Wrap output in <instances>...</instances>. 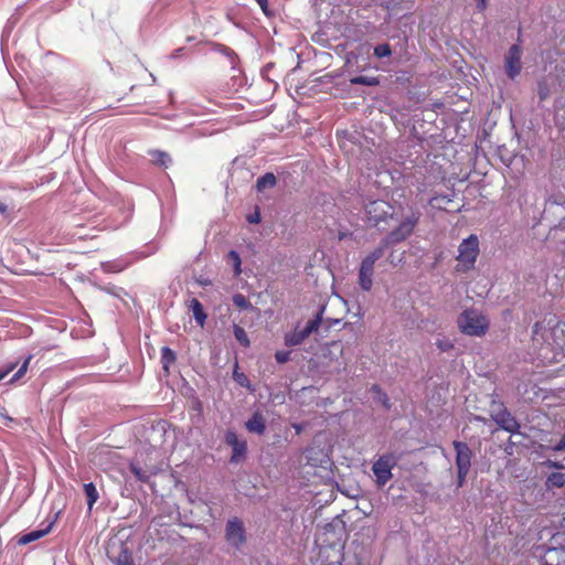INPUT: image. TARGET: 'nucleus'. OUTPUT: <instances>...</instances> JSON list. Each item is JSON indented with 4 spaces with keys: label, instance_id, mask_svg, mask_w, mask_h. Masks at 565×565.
Segmentation results:
<instances>
[{
    "label": "nucleus",
    "instance_id": "nucleus-1",
    "mask_svg": "<svg viewBox=\"0 0 565 565\" xmlns=\"http://www.w3.org/2000/svg\"><path fill=\"white\" fill-rule=\"evenodd\" d=\"M457 322L460 331L471 337H481L489 329L488 318L476 309L465 310Z\"/></svg>",
    "mask_w": 565,
    "mask_h": 565
},
{
    "label": "nucleus",
    "instance_id": "nucleus-2",
    "mask_svg": "<svg viewBox=\"0 0 565 565\" xmlns=\"http://www.w3.org/2000/svg\"><path fill=\"white\" fill-rule=\"evenodd\" d=\"M479 239L478 236L471 234L463 239L458 247L456 271L466 273L475 267L477 257L479 255Z\"/></svg>",
    "mask_w": 565,
    "mask_h": 565
},
{
    "label": "nucleus",
    "instance_id": "nucleus-3",
    "mask_svg": "<svg viewBox=\"0 0 565 565\" xmlns=\"http://www.w3.org/2000/svg\"><path fill=\"white\" fill-rule=\"evenodd\" d=\"M420 217L419 211H413L395 230L388 233L386 239L391 243H399L409 237L418 224Z\"/></svg>",
    "mask_w": 565,
    "mask_h": 565
},
{
    "label": "nucleus",
    "instance_id": "nucleus-4",
    "mask_svg": "<svg viewBox=\"0 0 565 565\" xmlns=\"http://www.w3.org/2000/svg\"><path fill=\"white\" fill-rule=\"evenodd\" d=\"M396 465V458L388 454L381 456L372 467L376 483L382 487L392 478V469Z\"/></svg>",
    "mask_w": 565,
    "mask_h": 565
},
{
    "label": "nucleus",
    "instance_id": "nucleus-5",
    "mask_svg": "<svg viewBox=\"0 0 565 565\" xmlns=\"http://www.w3.org/2000/svg\"><path fill=\"white\" fill-rule=\"evenodd\" d=\"M321 323V317L318 315L315 319L307 322L302 330L296 328L292 332L285 334V344L296 347L301 344L312 332H316Z\"/></svg>",
    "mask_w": 565,
    "mask_h": 565
},
{
    "label": "nucleus",
    "instance_id": "nucleus-6",
    "mask_svg": "<svg viewBox=\"0 0 565 565\" xmlns=\"http://www.w3.org/2000/svg\"><path fill=\"white\" fill-rule=\"evenodd\" d=\"M227 542L235 546L239 547L245 543V529L241 520L234 518L230 520L226 524V533H225Z\"/></svg>",
    "mask_w": 565,
    "mask_h": 565
},
{
    "label": "nucleus",
    "instance_id": "nucleus-7",
    "mask_svg": "<svg viewBox=\"0 0 565 565\" xmlns=\"http://www.w3.org/2000/svg\"><path fill=\"white\" fill-rule=\"evenodd\" d=\"M521 56L522 50L518 44L512 45L505 56V71L511 79L515 78L521 72Z\"/></svg>",
    "mask_w": 565,
    "mask_h": 565
},
{
    "label": "nucleus",
    "instance_id": "nucleus-8",
    "mask_svg": "<svg viewBox=\"0 0 565 565\" xmlns=\"http://www.w3.org/2000/svg\"><path fill=\"white\" fill-rule=\"evenodd\" d=\"M492 419L504 430L509 433H518L520 429V424L516 419L511 415V413L507 408H501L498 412L492 413Z\"/></svg>",
    "mask_w": 565,
    "mask_h": 565
},
{
    "label": "nucleus",
    "instance_id": "nucleus-9",
    "mask_svg": "<svg viewBox=\"0 0 565 565\" xmlns=\"http://www.w3.org/2000/svg\"><path fill=\"white\" fill-rule=\"evenodd\" d=\"M225 441L233 449V455L231 457L232 462H238L245 457L247 450L246 441L239 440L235 431L228 430L225 434Z\"/></svg>",
    "mask_w": 565,
    "mask_h": 565
},
{
    "label": "nucleus",
    "instance_id": "nucleus-10",
    "mask_svg": "<svg viewBox=\"0 0 565 565\" xmlns=\"http://www.w3.org/2000/svg\"><path fill=\"white\" fill-rule=\"evenodd\" d=\"M391 206L382 200L372 201L365 205V213L370 221L375 223L385 218Z\"/></svg>",
    "mask_w": 565,
    "mask_h": 565
},
{
    "label": "nucleus",
    "instance_id": "nucleus-11",
    "mask_svg": "<svg viewBox=\"0 0 565 565\" xmlns=\"http://www.w3.org/2000/svg\"><path fill=\"white\" fill-rule=\"evenodd\" d=\"M452 445L457 452V455H456L457 469H468L469 470L470 466H471V457H472V452H471L470 448L468 447V445L466 443L457 441V440H455L452 443Z\"/></svg>",
    "mask_w": 565,
    "mask_h": 565
},
{
    "label": "nucleus",
    "instance_id": "nucleus-12",
    "mask_svg": "<svg viewBox=\"0 0 565 565\" xmlns=\"http://www.w3.org/2000/svg\"><path fill=\"white\" fill-rule=\"evenodd\" d=\"M374 266L369 263L361 262L359 269V285L362 290L370 291L373 286Z\"/></svg>",
    "mask_w": 565,
    "mask_h": 565
},
{
    "label": "nucleus",
    "instance_id": "nucleus-13",
    "mask_svg": "<svg viewBox=\"0 0 565 565\" xmlns=\"http://www.w3.org/2000/svg\"><path fill=\"white\" fill-rule=\"evenodd\" d=\"M51 527H52V524L47 525L43 530H35V531H31L29 533L22 534L18 539V544L26 545L31 542L38 541V540L42 539L43 536H45L51 531Z\"/></svg>",
    "mask_w": 565,
    "mask_h": 565
},
{
    "label": "nucleus",
    "instance_id": "nucleus-14",
    "mask_svg": "<svg viewBox=\"0 0 565 565\" xmlns=\"http://www.w3.org/2000/svg\"><path fill=\"white\" fill-rule=\"evenodd\" d=\"M246 428L250 433H256L258 435L264 434L266 429L265 420L263 416L258 413H255L247 422Z\"/></svg>",
    "mask_w": 565,
    "mask_h": 565
},
{
    "label": "nucleus",
    "instance_id": "nucleus-15",
    "mask_svg": "<svg viewBox=\"0 0 565 565\" xmlns=\"http://www.w3.org/2000/svg\"><path fill=\"white\" fill-rule=\"evenodd\" d=\"M190 309L198 324L203 327L206 320V313L204 312L202 303L196 298H193L190 301Z\"/></svg>",
    "mask_w": 565,
    "mask_h": 565
},
{
    "label": "nucleus",
    "instance_id": "nucleus-16",
    "mask_svg": "<svg viewBox=\"0 0 565 565\" xmlns=\"http://www.w3.org/2000/svg\"><path fill=\"white\" fill-rule=\"evenodd\" d=\"M388 244H391V243L385 238L381 243V245L377 248H375L373 252H371L369 255H366L362 259V262L369 263L370 265L374 266L375 262L379 260L384 255V250Z\"/></svg>",
    "mask_w": 565,
    "mask_h": 565
},
{
    "label": "nucleus",
    "instance_id": "nucleus-17",
    "mask_svg": "<svg viewBox=\"0 0 565 565\" xmlns=\"http://www.w3.org/2000/svg\"><path fill=\"white\" fill-rule=\"evenodd\" d=\"M545 484L548 489L562 488L565 484V476L562 472H553L547 477Z\"/></svg>",
    "mask_w": 565,
    "mask_h": 565
},
{
    "label": "nucleus",
    "instance_id": "nucleus-18",
    "mask_svg": "<svg viewBox=\"0 0 565 565\" xmlns=\"http://www.w3.org/2000/svg\"><path fill=\"white\" fill-rule=\"evenodd\" d=\"M84 492L87 497V504H88V508L92 509L93 505L97 502L98 500V492L96 490V487L94 486V483L89 482V483H85L84 484Z\"/></svg>",
    "mask_w": 565,
    "mask_h": 565
},
{
    "label": "nucleus",
    "instance_id": "nucleus-19",
    "mask_svg": "<svg viewBox=\"0 0 565 565\" xmlns=\"http://www.w3.org/2000/svg\"><path fill=\"white\" fill-rule=\"evenodd\" d=\"M352 85L376 86L380 81L375 76H355L350 79Z\"/></svg>",
    "mask_w": 565,
    "mask_h": 565
},
{
    "label": "nucleus",
    "instance_id": "nucleus-20",
    "mask_svg": "<svg viewBox=\"0 0 565 565\" xmlns=\"http://www.w3.org/2000/svg\"><path fill=\"white\" fill-rule=\"evenodd\" d=\"M276 184V177L273 173H266L257 180L258 191L273 188Z\"/></svg>",
    "mask_w": 565,
    "mask_h": 565
},
{
    "label": "nucleus",
    "instance_id": "nucleus-21",
    "mask_svg": "<svg viewBox=\"0 0 565 565\" xmlns=\"http://www.w3.org/2000/svg\"><path fill=\"white\" fill-rule=\"evenodd\" d=\"M234 337L244 348H248L250 345L246 331L237 324L234 326Z\"/></svg>",
    "mask_w": 565,
    "mask_h": 565
},
{
    "label": "nucleus",
    "instance_id": "nucleus-22",
    "mask_svg": "<svg viewBox=\"0 0 565 565\" xmlns=\"http://www.w3.org/2000/svg\"><path fill=\"white\" fill-rule=\"evenodd\" d=\"M152 158L157 164L166 168L172 162L171 157L167 152L159 150L152 152Z\"/></svg>",
    "mask_w": 565,
    "mask_h": 565
},
{
    "label": "nucleus",
    "instance_id": "nucleus-23",
    "mask_svg": "<svg viewBox=\"0 0 565 565\" xmlns=\"http://www.w3.org/2000/svg\"><path fill=\"white\" fill-rule=\"evenodd\" d=\"M161 361L163 363V367L168 370V366L175 361L174 352L170 348L163 347L161 350Z\"/></svg>",
    "mask_w": 565,
    "mask_h": 565
},
{
    "label": "nucleus",
    "instance_id": "nucleus-24",
    "mask_svg": "<svg viewBox=\"0 0 565 565\" xmlns=\"http://www.w3.org/2000/svg\"><path fill=\"white\" fill-rule=\"evenodd\" d=\"M117 565H134L131 553L127 548H122L115 559Z\"/></svg>",
    "mask_w": 565,
    "mask_h": 565
},
{
    "label": "nucleus",
    "instance_id": "nucleus-25",
    "mask_svg": "<svg viewBox=\"0 0 565 565\" xmlns=\"http://www.w3.org/2000/svg\"><path fill=\"white\" fill-rule=\"evenodd\" d=\"M228 259L233 264L235 276H239L241 273H242V268H241L242 260H241V257H239L238 253L235 252V250H231L228 253Z\"/></svg>",
    "mask_w": 565,
    "mask_h": 565
},
{
    "label": "nucleus",
    "instance_id": "nucleus-26",
    "mask_svg": "<svg viewBox=\"0 0 565 565\" xmlns=\"http://www.w3.org/2000/svg\"><path fill=\"white\" fill-rule=\"evenodd\" d=\"M130 470L134 473V476L141 482H147L149 479V476L147 471H145L142 468L137 466L136 463H130Z\"/></svg>",
    "mask_w": 565,
    "mask_h": 565
},
{
    "label": "nucleus",
    "instance_id": "nucleus-27",
    "mask_svg": "<svg viewBox=\"0 0 565 565\" xmlns=\"http://www.w3.org/2000/svg\"><path fill=\"white\" fill-rule=\"evenodd\" d=\"M392 54V50H391V46L390 44L387 43H384V44H380V45H376L374 47V55L379 58H382V57H387Z\"/></svg>",
    "mask_w": 565,
    "mask_h": 565
},
{
    "label": "nucleus",
    "instance_id": "nucleus-28",
    "mask_svg": "<svg viewBox=\"0 0 565 565\" xmlns=\"http://www.w3.org/2000/svg\"><path fill=\"white\" fill-rule=\"evenodd\" d=\"M233 302L239 309H248L252 307L249 300L242 294L234 295Z\"/></svg>",
    "mask_w": 565,
    "mask_h": 565
},
{
    "label": "nucleus",
    "instance_id": "nucleus-29",
    "mask_svg": "<svg viewBox=\"0 0 565 565\" xmlns=\"http://www.w3.org/2000/svg\"><path fill=\"white\" fill-rule=\"evenodd\" d=\"M31 359H32L31 354L26 356V359L24 360V362L22 363V365L20 366L18 372L13 375L11 381H17L26 373Z\"/></svg>",
    "mask_w": 565,
    "mask_h": 565
},
{
    "label": "nucleus",
    "instance_id": "nucleus-30",
    "mask_svg": "<svg viewBox=\"0 0 565 565\" xmlns=\"http://www.w3.org/2000/svg\"><path fill=\"white\" fill-rule=\"evenodd\" d=\"M233 377L241 386L249 387V380L244 373H239L235 370Z\"/></svg>",
    "mask_w": 565,
    "mask_h": 565
},
{
    "label": "nucleus",
    "instance_id": "nucleus-31",
    "mask_svg": "<svg viewBox=\"0 0 565 565\" xmlns=\"http://www.w3.org/2000/svg\"><path fill=\"white\" fill-rule=\"evenodd\" d=\"M275 359L278 363L282 364L290 360L289 351H277L275 354Z\"/></svg>",
    "mask_w": 565,
    "mask_h": 565
},
{
    "label": "nucleus",
    "instance_id": "nucleus-32",
    "mask_svg": "<svg viewBox=\"0 0 565 565\" xmlns=\"http://www.w3.org/2000/svg\"><path fill=\"white\" fill-rule=\"evenodd\" d=\"M372 390L379 395V399L382 402L383 406L385 408H388V397L386 396V394L382 393L379 386L376 385H374Z\"/></svg>",
    "mask_w": 565,
    "mask_h": 565
},
{
    "label": "nucleus",
    "instance_id": "nucleus-33",
    "mask_svg": "<svg viewBox=\"0 0 565 565\" xmlns=\"http://www.w3.org/2000/svg\"><path fill=\"white\" fill-rule=\"evenodd\" d=\"M468 472V469H457L458 487L463 486Z\"/></svg>",
    "mask_w": 565,
    "mask_h": 565
},
{
    "label": "nucleus",
    "instance_id": "nucleus-34",
    "mask_svg": "<svg viewBox=\"0 0 565 565\" xmlns=\"http://www.w3.org/2000/svg\"><path fill=\"white\" fill-rule=\"evenodd\" d=\"M436 344L441 351H448L452 348V344L448 340H438Z\"/></svg>",
    "mask_w": 565,
    "mask_h": 565
},
{
    "label": "nucleus",
    "instance_id": "nucleus-35",
    "mask_svg": "<svg viewBox=\"0 0 565 565\" xmlns=\"http://www.w3.org/2000/svg\"><path fill=\"white\" fill-rule=\"evenodd\" d=\"M17 364H10L6 370H0V381H2L10 372L15 369Z\"/></svg>",
    "mask_w": 565,
    "mask_h": 565
},
{
    "label": "nucleus",
    "instance_id": "nucleus-36",
    "mask_svg": "<svg viewBox=\"0 0 565 565\" xmlns=\"http://www.w3.org/2000/svg\"><path fill=\"white\" fill-rule=\"evenodd\" d=\"M247 221L252 224H256L260 222V215L259 212H255L254 214H250L247 216Z\"/></svg>",
    "mask_w": 565,
    "mask_h": 565
},
{
    "label": "nucleus",
    "instance_id": "nucleus-37",
    "mask_svg": "<svg viewBox=\"0 0 565 565\" xmlns=\"http://www.w3.org/2000/svg\"><path fill=\"white\" fill-rule=\"evenodd\" d=\"M545 465L550 468H554V469H564V465L558 462V461H553V460H547L545 462Z\"/></svg>",
    "mask_w": 565,
    "mask_h": 565
},
{
    "label": "nucleus",
    "instance_id": "nucleus-38",
    "mask_svg": "<svg viewBox=\"0 0 565 565\" xmlns=\"http://www.w3.org/2000/svg\"><path fill=\"white\" fill-rule=\"evenodd\" d=\"M555 451H565V434L554 447Z\"/></svg>",
    "mask_w": 565,
    "mask_h": 565
},
{
    "label": "nucleus",
    "instance_id": "nucleus-39",
    "mask_svg": "<svg viewBox=\"0 0 565 565\" xmlns=\"http://www.w3.org/2000/svg\"><path fill=\"white\" fill-rule=\"evenodd\" d=\"M477 1V7L479 10H484L487 8V0H476Z\"/></svg>",
    "mask_w": 565,
    "mask_h": 565
},
{
    "label": "nucleus",
    "instance_id": "nucleus-40",
    "mask_svg": "<svg viewBox=\"0 0 565 565\" xmlns=\"http://www.w3.org/2000/svg\"><path fill=\"white\" fill-rule=\"evenodd\" d=\"M7 211V205L0 202V213H4Z\"/></svg>",
    "mask_w": 565,
    "mask_h": 565
},
{
    "label": "nucleus",
    "instance_id": "nucleus-41",
    "mask_svg": "<svg viewBox=\"0 0 565 565\" xmlns=\"http://www.w3.org/2000/svg\"><path fill=\"white\" fill-rule=\"evenodd\" d=\"M257 2L259 3V6L265 9L266 7V3H267V0H257Z\"/></svg>",
    "mask_w": 565,
    "mask_h": 565
},
{
    "label": "nucleus",
    "instance_id": "nucleus-42",
    "mask_svg": "<svg viewBox=\"0 0 565 565\" xmlns=\"http://www.w3.org/2000/svg\"><path fill=\"white\" fill-rule=\"evenodd\" d=\"M435 200H437V199H436V198H433V199L430 200V202H429V203H430L431 205H434V201H435Z\"/></svg>",
    "mask_w": 565,
    "mask_h": 565
}]
</instances>
